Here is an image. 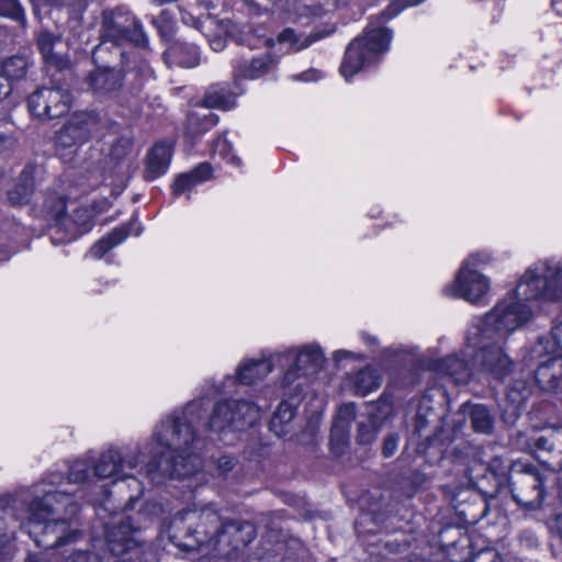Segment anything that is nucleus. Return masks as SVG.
<instances>
[{
	"mask_svg": "<svg viewBox=\"0 0 562 562\" xmlns=\"http://www.w3.org/2000/svg\"><path fill=\"white\" fill-rule=\"evenodd\" d=\"M470 419L472 427L475 431L482 434H490L493 429V419L488 409L481 404L471 406Z\"/></svg>",
	"mask_w": 562,
	"mask_h": 562,
	"instance_id": "473e14b6",
	"label": "nucleus"
},
{
	"mask_svg": "<svg viewBox=\"0 0 562 562\" xmlns=\"http://www.w3.org/2000/svg\"><path fill=\"white\" fill-rule=\"evenodd\" d=\"M325 355L315 342L291 347L272 355V362H262L261 373L280 369L283 372L282 383L289 385L300 376H308L318 372L325 363Z\"/></svg>",
	"mask_w": 562,
	"mask_h": 562,
	"instance_id": "6e6552de",
	"label": "nucleus"
},
{
	"mask_svg": "<svg viewBox=\"0 0 562 562\" xmlns=\"http://www.w3.org/2000/svg\"><path fill=\"white\" fill-rule=\"evenodd\" d=\"M336 429H337V426L335 427V429L331 430V439L334 438Z\"/></svg>",
	"mask_w": 562,
	"mask_h": 562,
	"instance_id": "774afa93",
	"label": "nucleus"
},
{
	"mask_svg": "<svg viewBox=\"0 0 562 562\" xmlns=\"http://www.w3.org/2000/svg\"><path fill=\"white\" fill-rule=\"evenodd\" d=\"M350 380L355 392L362 396L376 391L382 383L379 371L371 366H367L351 374Z\"/></svg>",
	"mask_w": 562,
	"mask_h": 562,
	"instance_id": "cd10ccee",
	"label": "nucleus"
},
{
	"mask_svg": "<svg viewBox=\"0 0 562 562\" xmlns=\"http://www.w3.org/2000/svg\"><path fill=\"white\" fill-rule=\"evenodd\" d=\"M193 402H201L203 404L200 413L195 414L199 418L193 420V429L196 432V438L193 443L200 437L201 427L203 430H210L217 434L226 430H241L246 426L254 424L260 415V408L254 402L244 400H224L214 406L209 420L201 424L210 406V400L206 397H200L193 400L192 403ZM190 404L191 402L188 405Z\"/></svg>",
	"mask_w": 562,
	"mask_h": 562,
	"instance_id": "0eeeda50",
	"label": "nucleus"
},
{
	"mask_svg": "<svg viewBox=\"0 0 562 562\" xmlns=\"http://www.w3.org/2000/svg\"><path fill=\"white\" fill-rule=\"evenodd\" d=\"M170 538L179 547L195 550L210 547L223 557H234L256 538V528L247 521H223L211 506L200 510H179L169 526Z\"/></svg>",
	"mask_w": 562,
	"mask_h": 562,
	"instance_id": "20e7f679",
	"label": "nucleus"
},
{
	"mask_svg": "<svg viewBox=\"0 0 562 562\" xmlns=\"http://www.w3.org/2000/svg\"><path fill=\"white\" fill-rule=\"evenodd\" d=\"M348 358H350V359H360L361 356L357 355V353H355L352 351L345 350V349L337 350L333 355V360L336 363H339L344 359H348Z\"/></svg>",
	"mask_w": 562,
	"mask_h": 562,
	"instance_id": "864d4df0",
	"label": "nucleus"
},
{
	"mask_svg": "<svg viewBox=\"0 0 562 562\" xmlns=\"http://www.w3.org/2000/svg\"><path fill=\"white\" fill-rule=\"evenodd\" d=\"M106 544L113 557L122 555L143 542L142 526L132 516H113L104 525Z\"/></svg>",
	"mask_w": 562,
	"mask_h": 562,
	"instance_id": "ddd939ff",
	"label": "nucleus"
},
{
	"mask_svg": "<svg viewBox=\"0 0 562 562\" xmlns=\"http://www.w3.org/2000/svg\"><path fill=\"white\" fill-rule=\"evenodd\" d=\"M89 85L100 95H110L123 86L121 71L109 67H99L89 77Z\"/></svg>",
	"mask_w": 562,
	"mask_h": 562,
	"instance_id": "5701e85b",
	"label": "nucleus"
},
{
	"mask_svg": "<svg viewBox=\"0 0 562 562\" xmlns=\"http://www.w3.org/2000/svg\"><path fill=\"white\" fill-rule=\"evenodd\" d=\"M437 374L447 376L456 384H465L472 375V368L463 359L458 356H449L437 361L434 366Z\"/></svg>",
	"mask_w": 562,
	"mask_h": 562,
	"instance_id": "4be33fe9",
	"label": "nucleus"
},
{
	"mask_svg": "<svg viewBox=\"0 0 562 562\" xmlns=\"http://www.w3.org/2000/svg\"><path fill=\"white\" fill-rule=\"evenodd\" d=\"M57 12H65L67 15V25L70 32L78 34L83 11L86 9L85 0H46Z\"/></svg>",
	"mask_w": 562,
	"mask_h": 562,
	"instance_id": "bb28decb",
	"label": "nucleus"
},
{
	"mask_svg": "<svg viewBox=\"0 0 562 562\" xmlns=\"http://www.w3.org/2000/svg\"><path fill=\"white\" fill-rule=\"evenodd\" d=\"M288 5L294 10L297 18L319 16L322 12V8L318 5L299 3L296 0H288Z\"/></svg>",
	"mask_w": 562,
	"mask_h": 562,
	"instance_id": "a19ab883",
	"label": "nucleus"
},
{
	"mask_svg": "<svg viewBox=\"0 0 562 562\" xmlns=\"http://www.w3.org/2000/svg\"><path fill=\"white\" fill-rule=\"evenodd\" d=\"M552 356H543L540 359H531V349L525 359L526 364L538 362L535 371V382L544 391L562 390V362Z\"/></svg>",
	"mask_w": 562,
	"mask_h": 562,
	"instance_id": "dca6fc26",
	"label": "nucleus"
},
{
	"mask_svg": "<svg viewBox=\"0 0 562 562\" xmlns=\"http://www.w3.org/2000/svg\"><path fill=\"white\" fill-rule=\"evenodd\" d=\"M217 124V116L213 113L200 114L198 112L190 113L188 117V127L192 132L203 133Z\"/></svg>",
	"mask_w": 562,
	"mask_h": 562,
	"instance_id": "e433bc0d",
	"label": "nucleus"
},
{
	"mask_svg": "<svg viewBox=\"0 0 562 562\" xmlns=\"http://www.w3.org/2000/svg\"><path fill=\"white\" fill-rule=\"evenodd\" d=\"M376 436V431L372 425L360 424L358 429V441L362 445L371 443Z\"/></svg>",
	"mask_w": 562,
	"mask_h": 562,
	"instance_id": "a18cd8bd",
	"label": "nucleus"
},
{
	"mask_svg": "<svg viewBox=\"0 0 562 562\" xmlns=\"http://www.w3.org/2000/svg\"><path fill=\"white\" fill-rule=\"evenodd\" d=\"M427 402L428 400L426 397L423 398L422 401V404H420V407L416 414V425H415V428H416V431L417 432H422L423 429L426 427V425L428 424V420H427V417H428V413H423L424 408L427 407Z\"/></svg>",
	"mask_w": 562,
	"mask_h": 562,
	"instance_id": "de8ad7c7",
	"label": "nucleus"
},
{
	"mask_svg": "<svg viewBox=\"0 0 562 562\" xmlns=\"http://www.w3.org/2000/svg\"><path fill=\"white\" fill-rule=\"evenodd\" d=\"M74 125H64L56 134L55 145L58 151L70 149L72 153L74 148L77 147L75 138L69 137V131H74Z\"/></svg>",
	"mask_w": 562,
	"mask_h": 562,
	"instance_id": "ea45409f",
	"label": "nucleus"
},
{
	"mask_svg": "<svg viewBox=\"0 0 562 562\" xmlns=\"http://www.w3.org/2000/svg\"><path fill=\"white\" fill-rule=\"evenodd\" d=\"M274 45V41L271 37L256 36L249 41L248 46L254 48L271 47Z\"/></svg>",
	"mask_w": 562,
	"mask_h": 562,
	"instance_id": "3c124183",
	"label": "nucleus"
},
{
	"mask_svg": "<svg viewBox=\"0 0 562 562\" xmlns=\"http://www.w3.org/2000/svg\"><path fill=\"white\" fill-rule=\"evenodd\" d=\"M273 352L262 353L259 359H246L236 369L235 375H227L220 385H214L216 394H231L237 392L239 385H252L266 378L270 372L261 373L262 362H272Z\"/></svg>",
	"mask_w": 562,
	"mask_h": 562,
	"instance_id": "2eb2a0df",
	"label": "nucleus"
},
{
	"mask_svg": "<svg viewBox=\"0 0 562 562\" xmlns=\"http://www.w3.org/2000/svg\"><path fill=\"white\" fill-rule=\"evenodd\" d=\"M172 147L166 142L155 144L147 154L145 179L155 180L165 175L169 168Z\"/></svg>",
	"mask_w": 562,
	"mask_h": 562,
	"instance_id": "aec40b11",
	"label": "nucleus"
},
{
	"mask_svg": "<svg viewBox=\"0 0 562 562\" xmlns=\"http://www.w3.org/2000/svg\"><path fill=\"white\" fill-rule=\"evenodd\" d=\"M355 412H356V408H355L353 404H346L339 408L340 417L353 418Z\"/></svg>",
	"mask_w": 562,
	"mask_h": 562,
	"instance_id": "13d9d810",
	"label": "nucleus"
},
{
	"mask_svg": "<svg viewBox=\"0 0 562 562\" xmlns=\"http://www.w3.org/2000/svg\"><path fill=\"white\" fill-rule=\"evenodd\" d=\"M316 435V426L315 425H308L306 430L302 434V440H304L305 436H308L310 440L312 441Z\"/></svg>",
	"mask_w": 562,
	"mask_h": 562,
	"instance_id": "052dcab7",
	"label": "nucleus"
},
{
	"mask_svg": "<svg viewBox=\"0 0 562 562\" xmlns=\"http://www.w3.org/2000/svg\"><path fill=\"white\" fill-rule=\"evenodd\" d=\"M508 484L512 497L519 507L532 512L541 508L546 497L544 477L535 465L513 463Z\"/></svg>",
	"mask_w": 562,
	"mask_h": 562,
	"instance_id": "9b49d317",
	"label": "nucleus"
},
{
	"mask_svg": "<svg viewBox=\"0 0 562 562\" xmlns=\"http://www.w3.org/2000/svg\"><path fill=\"white\" fill-rule=\"evenodd\" d=\"M46 207L58 224L64 223L66 215V201L63 196L52 198V200L47 201Z\"/></svg>",
	"mask_w": 562,
	"mask_h": 562,
	"instance_id": "79ce46f5",
	"label": "nucleus"
},
{
	"mask_svg": "<svg viewBox=\"0 0 562 562\" xmlns=\"http://www.w3.org/2000/svg\"><path fill=\"white\" fill-rule=\"evenodd\" d=\"M8 537L4 532V521H3V518L0 517V547H2L7 541H8Z\"/></svg>",
	"mask_w": 562,
	"mask_h": 562,
	"instance_id": "680f3d73",
	"label": "nucleus"
},
{
	"mask_svg": "<svg viewBox=\"0 0 562 562\" xmlns=\"http://www.w3.org/2000/svg\"><path fill=\"white\" fill-rule=\"evenodd\" d=\"M488 261L487 254L470 255L463 261L454 280L443 288V294L453 299H463L474 305L481 304L490 291L491 282L477 271V267Z\"/></svg>",
	"mask_w": 562,
	"mask_h": 562,
	"instance_id": "9d476101",
	"label": "nucleus"
},
{
	"mask_svg": "<svg viewBox=\"0 0 562 562\" xmlns=\"http://www.w3.org/2000/svg\"><path fill=\"white\" fill-rule=\"evenodd\" d=\"M160 35L165 40H170L173 33V23L169 21L168 14L166 11H162L159 19L154 20Z\"/></svg>",
	"mask_w": 562,
	"mask_h": 562,
	"instance_id": "37998d69",
	"label": "nucleus"
},
{
	"mask_svg": "<svg viewBox=\"0 0 562 562\" xmlns=\"http://www.w3.org/2000/svg\"><path fill=\"white\" fill-rule=\"evenodd\" d=\"M211 46L214 50H221L224 48V43L221 38L211 42Z\"/></svg>",
	"mask_w": 562,
	"mask_h": 562,
	"instance_id": "0e129e2a",
	"label": "nucleus"
},
{
	"mask_svg": "<svg viewBox=\"0 0 562 562\" xmlns=\"http://www.w3.org/2000/svg\"><path fill=\"white\" fill-rule=\"evenodd\" d=\"M144 451L142 447L119 448L111 446L103 450L93 463V476L108 479L115 476V481H128V487L135 494L130 496V502L137 499L144 491V483L130 471L136 470L143 462Z\"/></svg>",
	"mask_w": 562,
	"mask_h": 562,
	"instance_id": "1a4fd4ad",
	"label": "nucleus"
},
{
	"mask_svg": "<svg viewBox=\"0 0 562 562\" xmlns=\"http://www.w3.org/2000/svg\"><path fill=\"white\" fill-rule=\"evenodd\" d=\"M10 91L11 88L9 85H7L5 87L3 85L0 86V94L8 95Z\"/></svg>",
	"mask_w": 562,
	"mask_h": 562,
	"instance_id": "338daca9",
	"label": "nucleus"
},
{
	"mask_svg": "<svg viewBox=\"0 0 562 562\" xmlns=\"http://www.w3.org/2000/svg\"><path fill=\"white\" fill-rule=\"evenodd\" d=\"M488 339L477 331L471 330L467 338V356L473 355V366L490 374L495 380L507 376L513 369L510 358L502 346L487 341Z\"/></svg>",
	"mask_w": 562,
	"mask_h": 562,
	"instance_id": "f8f14e48",
	"label": "nucleus"
},
{
	"mask_svg": "<svg viewBox=\"0 0 562 562\" xmlns=\"http://www.w3.org/2000/svg\"><path fill=\"white\" fill-rule=\"evenodd\" d=\"M212 173V168L209 164H200L196 168L188 173L179 175L172 187V192L176 196L190 191L195 186L209 180Z\"/></svg>",
	"mask_w": 562,
	"mask_h": 562,
	"instance_id": "a878e982",
	"label": "nucleus"
},
{
	"mask_svg": "<svg viewBox=\"0 0 562 562\" xmlns=\"http://www.w3.org/2000/svg\"><path fill=\"white\" fill-rule=\"evenodd\" d=\"M27 67L29 63L25 57L11 56L2 63V75L9 81L20 80L25 76Z\"/></svg>",
	"mask_w": 562,
	"mask_h": 562,
	"instance_id": "72a5a7b5",
	"label": "nucleus"
},
{
	"mask_svg": "<svg viewBox=\"0 0 562 562\" xmlns=\"http://www.w3.org/2000/svg\"><path fill=\"white\" fill-rule=\"evenodd\" d=\"M91 475V463L85 459L76 460L69 468L67 483L61 474L52 473L20 494L21 501L27 503L26 517L21 522V528L34 539L37 547L61 550V554L69 552L65 562H99L101 558L91 560L87 551L68 548L76 544L82 533L71 528L67 521L79 509L77 496L61 486L83 483ZM26 562L38 561L30 558Z\"/></svg>",
	"mask_w": 562,
	"mask_h": 562,
	"instance_id": "f257e3e1",
	"label": "nucleus"
},
{
	"mask_svg": "<svg viewBox=\"0 0 562 562\" xmlns=\"http://www.w3.org/2000/svg\"><path fill=\"white\" fill-rule=\"evenodd\" d=\"M551 4L555 13L562 16V0H552Z\"/></svg>",
	"mask_w": 562,
	"mask_h": 562,
	"instance_id": "e2e57ef3",
	"label": "nucleus"
},
{
	"mask_svg": "<svg viewBox=\"0 0 562 562\" xmlns=\"http://www.w3.org/2000/svg\"><path fill=\"white\" fill-rule=\"evenodd\" d=\"M296 405L282 401L273 413L269 428L278 437H284L292 430L293 419L295 417Z\"/></svg>",
	"mask_w": 562,
	"mask_h": 562,
	"instance_id": "393cba45",
	"label": "nucleus"
},
{
	"mask_svg": "<svg viewBox=\"0 0 562 562\" xmlns=\"http://www.w3.org/2000/svg\"><path fill=\"white\" fill-rule=\"evenodd\" d=\"M276 60L270 53H265L251 59L238 58L233 60L235 80H256L268 74L274 67Z\"/></svg>",
	"mask_w": 562,
	"mask_h": 562,
	"instance_id": "f3484780",
	"label": "nucleus"
},
{
	"mask_svg": "<svg viewBox=\"0 0 562 562\" xmlns=\"http://www.w3.org/2000/svg\"><path fill=\"white\" fill-rule=\"evenodd\" d=\"M34 189L32 172L23 170L19 178V183L8 193L9 201L13 205L24 204L29 201Z\"/></svg>",
	"mask_w": 562,
	"mask_h": 562,
	"instance_id": "2f4dec72",
	"label": "nucleus"
},
{
	"mask_svg": "<svg viewBox=\"0 0 562 562\" xmlns=\"http://www.w3.org/2000/svg\"><path fill=\"white\" fill-rule=\"evenodd\" d=\"M319 38V35H304L301 33H296L291 27H288L278 35L277 42L280 45L284 46L286 52H300L308 47L311 44H313Z\"/></svg>",
	"mask_w": 562,
	"mask_h": 562,
	"instance_id": "c756f323",
	"label": "nucleus"
},
{
	"mask_svg": "<svg viewBox=\"0 0 562 562\" xmlns=\"http://www.w3.org/2000/svg\"><path fill=\"white\" fill-rule=\"evenodd\" d=\"M201 402H193L181 411H175L165 417L155 428L153 440L146 445V450L153 458L146 463L145 476L154 484L161 483L167 477L184 479L198 473L201 459L191 452L196 438L193 429L195 414L202 409Z\"/></svg>",
	"mask_w": 562,
	"mask_h": 562,
	"instance_id": "7ed1b4c3",
	"label": "nucleus"
},
{
	"mask_svg": "<svg viewBox=\"0 0 562 562\" xmlns=\"http://www.w3.org/2000/svg\"><path fill=\"white\" fill-rule=\"evenodd\" d=\"M14 144V139L12 136L0 133V153L11 148Z\"/></svg>",
	"mask_w": 562,
	"mask_h": 562,
	"instance_id": "6e6d98bb",
	"label": "nucleus"
},
{
	"mask_svg": "<svg viewBox=\"0 0 562 562\" xmlns=\"http://www.w3.org/2000/svg\"><path fill=\"white\" fill-rule=\"evenodd\" d=\"M318 77H319L318 72L314 69H311V70L300 74L299 76H295V79L308 82V81L317 80Z\"/></svg>",
	"mask_w": 562,
	"mask_h": 562,
	"instance_id": "4d7b16f0",
	"label": "nucleus"
},
{
	"mask_svg": "<svg viewBox=\"0 0 562 562\" xmlns=\"http://www.w3.org/2000/svg\"><path fill=\"white\" fill-rule=\"evenodd\" d=\"M232 144L228 139L223 135L220 136L213 144L214 154L220 155L223 159L234 166H240V159L233 154Z\"/></svg>",
	"mask_w": 562,
	"mask_h": 562,
	"instance_id": "58836bf2",
	"label": "nucleus"
},
{
	"mask_svg": "<svg viewBox=\"0 0 562 562\" xmlns=\"http://www.w3.org/2000/svg\"><path fill=\"white\" fill-rule=\"evenodd\" d=\"M122 65L131 70H136L137 74H139L143 77H150L151 76V69L149 68L147 61L144 58H140L138 61V65L132 66V64H135V60L130 61V56L126 53V59L124 63L123 58L121 57Z\"/></svg>",
	"mask_w": 562,
	"mask_h": 562,
	"instance_id": "c03bdc74",
	"label": "nucleus"
},
{
	"mask_svg": "<svg viewBox=\"0 0 562 562\" xmlns=\"http://www.w3.org/2000/svg\"><path fill=\"white\" fill-rule=\"evenodd\" d=\"M142 227L136 220H132L127 225L114 228L105 237L97 241L90 249V256L100 259L112 248L122 244L130 234L138 236Z\"/></svg>",
	"mask_w": 562,
	"mask_h": 562,
	"instance_id": "6ab92c4d",
	"label": "nucleus"
},
{
	"mask_svg": "<svg viewBox=\"0 0 562 562\" xmlns=\"http://www.w3.org/2000/svg\"><path fill=\"white\" fill-rule=\"evenodd\" d=\"M234 557H223L216 551H212L207 553V555H204L200 558L196 562H232Z\"/></svg>",
	"mask_w": 562,
	"mask_h": 562,
	"instance_id": "603ef678",
	"label": "nucleus"
},
{
	"mask_svg": "<svg viewBox=\"0 0 562 562\" xmlns=\"http://www.w3.org/2000/svg\"><path fill=\"white\" fill-rule=\"evenodd\" d=\"M532 383L525 379H515L508 386L506 398L509 403V417L516 419L520 414V406L530 396Z\"/></svg>",
	"mask_w": 562,
	"mask_h": 562,
	"instance_id": "c85d7f7f",
	"label": "nucleus"
},
{
	"mask_svg": "<svg viewBox=\"0 0 562 562\" xmlns=\"http://www.w3.org/2000/svg\"><path fill=\"white\" fill-rule=\"evenodd\" d=\"M235 458L231 456H223L217 460V469L222 474L228 473L235 467Z\"/></svg>",
	"mask_w": 562,
	"mask_h": 562,
	"instance_id": "8fccbe9b",
	"label": "nucleus"
},
{
	"mask_svg": "<svg viewBox=\"0 0 562 562\" xmlns=\"http://www.w3.org/2000/svg\"><path fill=\"white\" fill-rule=\"evenodd\" d=\"M488 562H504V560L502 559V557L497 553H491V559ZM509 562V561H507Z\"/></svg>",
	"mask_w": 562,
	"mask_h": 562,
	"instance_id": "69168bd1",
	"label": "nucleus"
},
{
	"mask_svg": "<svg viewBox=\"0 0 562 562\" xmlns=\"http://www.w3.org/2000/svg\"><path fill=\"white\" fill-rule=\"evenodd\" d=\"M397 445H398V436L395 434H390L384 439V442H383V456L385 458L392 457L397 449Z\"/></svg>",
	"mask_w": 562,
	"mask_h": 562,
	"instance_id": "49530a36",
	"label": "nucleus"
},
{
	"mask_svg": "<svg viewBox=\"0 0 562 562\" xmlns=\"http://www.w3.org/2000/svg\"><path fill=\"white\" fill-rule=\"evenodd\" d=\"M0 15L14 20L23 26L26 24L25 12L19 0H0Z\"/></svg>",
	"mask_w": 562,
	"mask_h": 562,
	"instance_id": "4c0bfd02",
	"label": "nucleus"
},
{
	"mask_svg": "<svg viewBox=\"0 0 562 562\" xmlns=\"http://www.w3.org/2000/svg\"><path fill=\"white\" fill-rule=\"evenodd\" d=\"M71 104V94L59 87H42L27 99L31 114L38 119H56L66 114Z\"/></svg>",
	"mask_w": 562,
	"mask_h": 562,
	"instance_id": "4468645a",
	"label": "nucleus"
},
{
	"mask_svg": "<svg viewBox=\"0 0 562 562\" xmlns=\"http://www.w3.org/2000/svg\"><path fill=\"white\" fill-rule=\"evenodd\" d=\"M74 221L81 227L86 228L90 221V212L88 210H78L74 214Z\"/></svg>",
	"mask_w": 562,
	"mask_h": 562,
	"instance_id": "5fc2aeb1",
	"label": "nucleus"
},
{
	"mask_svg": "<svg viewBox=\"0 0 562 562\" xmlns=\"http://www.w3.org/2000/svg\"><path fill=\"white\" fill-rule=\"evenodd\" d=\"M65 125H74V131H69V137L75 138L76 145L79 146L99 132L100 117L93 112H79Z\"/></svg>",
	"mask_w": 562,
	"mask_h": 562,
	"instance_id": "412c9836",
	"label": "nucleus"
},
{
	"mask_svg": "<svg viewBox=\"0 0 562 562\" xmlns=\"http://www.w3.org/2000/svg\"><path fill=\"white\" fill-rule=\"evenodd\" d=\"M164 59L169 67L193 68L200 64V52L193 44L175 41L164 53Z\"/></svg>",
	"mask_w": 562,
	"mask_h": 562,
	"instance_id": "a211bd4d",
	"label": "nucleus"
},
{
	"mask_svg": "<svg viewBox=\"0 0 562 562\" xmlns=\"http://www.w3.org/2000/svg\"><path fill=\"white\" fill-rule=\"evenodd\" d=\"M133 142L130 136L119 137L111 146L110 157L117 164H122V167L128 169V164H124V160L132 154Z\"/></svg>",
	"mask_w": 562,
	"mask_h": 562,
	"instance_id": "c9c22d12",
	"label": "nucleus"
},
{
	"mask_svg": "<svg viewBox=\"0 0 562 562\" xmlns=\"http://www.w3.org/2000/svg\"><path fill=\"white\" fill-rule=\"evenodd\" d=\"M57 44H60V36L49 31H42L37 36L38 49L46 61H55L57 59L54 52Z\"/></svg>",
	"mask_w": 562,
	"mask_h": 562,
	"instance_id": "f704fd0d",
	"label": "nucleus"
},
{
	"mask_svg": "<svg viewBox=\"0 0 562 562\" xmlns=\"http://www.w3.org/2000/svg\"><path fill=\"white\" fill-rule=\"evenodd\" d=\"M552 356L562 360V321L557 323L549 335L541 336L531 347V359Z\"/></svg>",
	"mask_w": 562,
	"mask_h": 562,
	"instance_id": "b1692460",
	"label": "nucleus"
},
{
	"mask_svg": "<svg viewBox=\"0 0 562 562\" xmlns=\"http://www.w3.org/2000/svg\"><path fill=\"white\" fill-rule=\"evenodd\" d=\"M425 0H393L381 16L372 19L364 34L355 38L347 47L340 66L341 76L348 81L366 65L373 63L379 55L390 48L393 32L384 23L409 7H415Z\"/></svg>",
	"mask_w": 562,
	"mask_h": 562,
	"instance_id": "39448f33",
	"label": "nucleus"
},
{
	"mask_svg": "<svg viewBox=\"0 0 562 562\" xmlns=\"http://www.w3.org/2000/svg\"><path fill=\"white\" fill-rule=\"evenodd\" d=\"M533 447L538 451H554L550 434L533 439Z\"/></svg>",
	"mask_w": 562,
	"mask_h": 562,
	"instance_id": "09e8293b",
	"label": "nucleus"
},
{
	"mask_svg": "<svg viewBox=\"0 0 562 562\" xmlns=\"http://www.w3.org/2000/svg\"><path fill=\"white\" fill-rule=\"evenodd\" d=\"M531 301H562V260L544 259L532 263L517 286L487 312L473 327L487 339H505L533 316Z\"/></svg>",
	"mask_w": 562,
	"mask_h": 562,
	"instance_id": "f03ea898",
	"label": "nucleus"
},
{
	"mask_svg": "<svg viewBox=\"0 0 562 562\" xmlns=\"http://www.w3.org/2000/svg\"><path fill=\"white\" fill-rule=\"evenodd\" d=\"M236 94L228 91L224 86L217 85L210 88L204 97L206 108H218L228 110L234 106Z\"/></svg>",
	"mask_w": 562,
	"mask_h": 562,
	"instance_id": "7c9ffc66",
	"label": "nucleus"
},
{
	"mask_svg": "<svg viewBox=\"0 0 562 562\" xmlns=\"http://www.w3.org/2000/svg\"><path fill=\"white\" fill-rule=\"evenodd\" d=\"M100 40V44L92 53L95 63H103V54L111 49L125 61L126 52L121 46L126 42L137 47H146L148 44L140 22L123 9L103 12Z\"/></svg>",
	"mask_w": 562,
	"mask_h": 562,
	"instance_id": "423d86ee",
	"label": "nucleus"
},
{
	"mask_svg": "<svg viewBox=\"0 0 562 562\" xmlns=\"http://www.w3.org/2000/svg\"><path fill=\"white\" fill-rule=\"evenodd\" d=\"M181 19H182V22L184 24H188V25H192L194 26L195 29H199L200 27V21L196 20L194 16H192L191 14L189 13H182L181 14Z\"/></svg>",
	"mask_w": 562,
	"mask_h": 562,
	"instance_id": "bf43d9fd",
	"label": "nucleus"
}]
</instances>
